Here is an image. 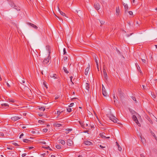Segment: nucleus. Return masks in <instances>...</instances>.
I'll return each instance as SVG.
<instances>
[{
  "label": "nucleus",
  "mask_w": 157,
  "mask_h": 157,
  "mask_svg": "<svg viewBox=\"0 0 157 157\" xmlns=\"http://www.w3.org/2000/svg\"><path fill=\"white\" fill-rule=\"evenodd\" d=\"M46 47L47 50L48 51L49 56L46 59H44L43 61V63L44 64H46L49 62V56L51 53V49L50 46L48 45L46 46Z\"/></svg>",
  "instance_id": "1"
},
{
  "label": "nucleus",
  "mask_w": 157,
  "mask_h": 157,
  "mask_svg": "<svg viewBox=\"0 0 157 157\" xmlns=\"http://www.w3.org/2000/svg\"><path fill=\"white\" fill-rule=\"evenodd\" d=\"M132 118L133 120L135 122L136 124L138 125V126H140V124L139 123L137 118L135 115H133L132 117Z\"/></svg>",
  "instance_id": "2"
},
{
  "label": "nucleus",
  "mask_w": 157,
  "mask_h": 157,
  "mask_svg": "<svg viewBox=\"0 0 157 157\" xmlns=\"http://www.w3.org/2000/svg\"><path fill=\"white\" fill-rule=\"evenodd\" d=\"M109 119L112 121L114 123H117V119L113 116L111 115L109 117Z\"/></svg>",
  "instance_id": "3"
},
{
  "label": "nucleus",
  "mask_w": 157,
  "mask_h": 157,
  "mask_svg": "<svg viewBox=\"0 0 157 157\" xmlns=\"http://www.w3.org/2000/svg\"><path fill=\"white\" fill-rule=\"evenodd\" d=\"M102 93L104 96L106 97L107 96V93L105 91V89L103 85H102Z\"/></svg>",
  "instance_id": "4"
},
{
  "label": "nucleus",
  "mask_w": 157,
  "mask_h": 157,
  "mask_svg": "<svg viewBox=\"0 0 157 157\" xmlns=\"http://www.w3.org/2000/svg\"><path fill=\"white\" fill-rule=\"evenodd\" d=\"M94 7L95 9L97 10H99L100 7L99 4L98 3H95L94 4Z\"/></svg>",
  "instance_id": "5"
},
{
  "label": "nucleus",
  "mask_w": 157,
  "mask_h": 157,
  "mask_svg": "<svg viewBox=\"0 0 157 157\" xmlns=\"http://www.w3.org/2000/svg\"><path fill=\"white\" fill-rule=\"evenodd\" d=\"M21 117H19L18 116H16L11 117V119L13 121H16L21 119Z\"/></svg>",
  "instance_id": "6"
},
{
  "label": "nucleus",
  "mask_w": 157,
  "mask_h": 157,
  "mask_svg": "<svg viewBox=\"0 0 157 157\" xmlns=\"http://www.w3.org/2000/svg\"><path fill=\"white\" fill-rule=\"evenodd\" d=\"M67 142V145L69 146H71L73 143L72 141L70 139H68Z\"/></svg>",
  "instance_id": "7"
},
{
  "label": "nucleus",
  "mask_w": 157,
  "mask_h": 157,
  "mask_svg": "<svg viewBox=\"0 0 157 157\" xmlns=\"http://www.w3.org/2000/svg\"><path fill=\"white\" fill-rule=\"evenodd\" d=\"M103 74H104V77L106 79L107 77V73L106 72V70H105V68H104V67H103Z\"/></svg>",
  "instance_id": "8"
},
{
  "label": "nucleus",
  "mask_w": 157,
  "mask_h": 157,
  "mask_svg": "<svg viewBox=\"0 0 157 157\" xmlns=\"http://www.w3.org/2000/svg\"><path fill=\"white\" fill-rule=\"evenodd\" d=\"M84 144L86 145H92V143H91V142L86 140L85 141H84Z\"/></svg>",
  "instance_id": "9"
},
{
  "label": "nucleus",
  "mask_w": 157,
  "mask_h": 157,
  "mask_svg": "<svg viewBox=\"0 0 157 157\" xmlns=\"http://www.w3.org/2000/svg\"><path fill=\"white\" fill-rule=\"evenodd\" d=\"M29 25L32 26L33 28H34L35 29H37L38 28V27L35 25L32 24L31 23H29Z\"/></svg>",
  "instance_id": "10"
},
{
  "label": "nucleus",
  "mask_w": 157,
  "mask_h": 157,
  "mask_svg": "<svg viewBox=\"0 0 157 157\" xmlns=\"http://www.w3.org/2000/svg\"><path fill=\"white\" fill-rule=\"evenodd\" d=\"M89 69H90V65H89V64L88 67H87L86 69L85 70V75H87V74H88V72L89 70Z\"/></svg>",
  "instance_id": "11"
},
{
  "label": "nucleus",
  "mask_w": 157,
  "mask_h": 157,
  "mask_svg": "<svg viewBox=\"0 0 157 157\" xmlns=\"http://www.w3.org/2000/svg\"><path fill=\"white\" fill-rule=\"evenodd\" d=\"M117 146L118 147V150L119 151H121L122 149L121 147L119 145L118 143L117 142H116Z\"/></svg>",
  "instance_id": "12"
},
{
  "label": "nucleus",
  "mask_w": 157,
  "mask_h": 157,
  "mask_svg": "<svg viewBox=\"0 0 157 157\" xmlns=\"http://www.w3.org/2000/svg\"><path fill=\"white\" fill-rule=\"evenodd\" d=\"M124 7L125 11L126 12L128 9V6L127 4H125V3H124L123 4Z\"/></svg>",
  "instance_id": "13"
},
{
  "label": "nucleus",
  "mask_w": 157,
  "mask_h": 157,
  "mask_svg": "<svg viewBox=\"0 0 157 157\" xmlns=\"http://www.w3.org/2000/svg\"><path fill=\"white\" fill-rule=\"evenodd\" d=\"M58 9L59 13L62 15L63 16L66 17L65 13H63V12L61 11L59 7H58Z\"/></svg>",
  "instance_id": "14"
},
{
  "label": "nucleus",
  "mask_w": 157,
  "mask_h": 157,
  "mask_svg": "<svg viewBox=\"0 0 157 157\" xmlns=\"http://www.w3.org/2000/svg\"><path fill=\"white\" fill-rule=\"evenodd\" d=\"M135 65L137 67L138 70L141 73L142 72L140 66L137 64V63L135 64Z\"/></svg>",
  "instance_id": "15"
},
{
  "label": "nucleus",
  "mask_w": 157,
  "mask_h": 157,
  "mask_svg": "<svg viewBox=\"0 0 157 157\" xmlns=\"http://www.w3.org/2000/svg\"><path fill=\"white\" fill-rule=\"evenodd\" d=\"M97 58L98 57L96 55H95L94 56V58L95 59L96 64H98V61L97 59Z\"/></svg>",
  "instance_id": "16"
},
{
  "label": "nucleus",
  "mask_w": 157,
  "mask_h": 157,
  "mask_svg": "<svg viewBox=\"0 0 157 157\" xmlns=\"http://www.w3.org/2000/svg\"><path fill=\"white\" fill-rule=\"evenodd\" d=\"M140 137H141V141L142 142L143 144H145V142H146V140H145V139L144 138L142 137L141 136Z\"/></svg>",
  "instance_id": "17"
},
{
  "label": "nucleus",
  "mask_w": 157,
  "mask_h": 157,
  "mask_svg": "<svg viewBox=\"0 0 157 157\" xmlns=\"http://www.w3.org/2000/svg\"><path fill=\"white\" fill-rule=\"evenodd\" d=\"M85 87L86 88V90H87L88 91L89 90V89L90 88V86L89 84L88 83H86L85 84Z\"/></svg>",
  "instance_id": "18"
},
{
  "label": "nucleus",
  "mask_w": 157,
  "mask_h": 157,
  "mask_svg": "<svg viewBox=\"0 0 157 157\" xmlns=\"http://www.w3.org/2000/svg\"><path fill=\"white\" fill-rule=\"evenodd\" d=\"M113 95L114 101L115 103L116 102L118 101V100H117L118 98L116 97L115 94H113Z\"/></svg>",
  "instance_id": "19"
},
{
  "label": "nucleus",
  "mask_w": 157,
  "mask_h": 157,
  "mask_svg": "<svg viewBox=\"0 0 157 157\" xmlns=\"http://www.w3.org/2000/svg\"><path fill=\"white\" fill-rule=\"evenodd\" d=\"M13 8H14L18 11L20 10V7L19 6H16L15 5L14 6V7H13Z\"/></svg>",
  "instance_id": "20"
},
{
  "label": "nucleus",
  "mask_w": 157,
  "mask_h": 157,
  "mask_svg": "<svg viewBox=\"0 0 157 157\" xmlns=\"http://www.w3.org/2000/svg\"><path fill=\"white\" fill-rule=\"evenodd\" d=\"M118 92L120 94L121 96V95L123 96V93L121 92V89L118 88Z\"/></svg>",
  "instance_id": "21"
},
{
  "label": "nucleus",
  "mask_w": 157,
  "mask_h": 157,
  "mask_svg": "<svg viewBox=\"0 0 157 157\" xmlns=\"http://www.w3.org/2000/svg\"><path fill=\"white\" fill-rule=\"evenodd\" d=\"M151 95L153 99L155 98L156 97V94L153 92L151 93Z\"/></svg>",
  "instance_id": "22"
},
{
  "label": "nucleus",
  "mask_w": 157,
  "mask_h": 157,
  "mask_svg": "<svg viewBox=\"0 0 157 157\" xmlns=\"http://www.w3.org/2000/svg\"><path fill=\"white\" fill-rule=\"evenodd\" d=\"M120 11L119 9V7L118 6V7H117L116 9V13L118 15L119 14Z\"/></svg>",
  "instance_id": "23"
},
{
  "label": "nucleus",
  "mask_w": 157,
  "mask_h": 157,
  "mask_svg": "<svg viewBox=\"0 0 157 157\" xmlns=\"http://www.w3.org/2000/svg\"><path fill=\"white\" fill-rule=\"evenodd\" d=\"M150 131H151V135L154 136V137L155 138V140H157V137H156V136L155 135V134L151 130H150Z\"/></svg>",
  "instance_id": "24"
},
{
  "label": "nucleus",
  "mask_w": 157,
  "mask_h": 157,
  "mask_svg": "<svg viewBox=\"0 0 157 157\" xmlns=\"http://www.w3.org/2000/svg\"><path fill=\"white\" fill-rule=\"evenodd\" d=\"M23 141L24 142L26 143H29V142H31L30 140L27 139H24L23 140Z\"/></svg>",
  "instance_id": "25"
},
{
  "label": "nucleus",
  "mask_w": 157,
  "mask_h": 157,
  "mask_svg": "<svg viewBox=\"0 0 157 157\" xmlns=\"http://www.w3.org/2000/svg\"><path fill=\"white\" fill-rule=\"evenodd\" d=\"M39 109L40 111L44 112L45 110V108L44 107H41V108H39Z\"/></svg>",
  "instance_id": "26"
},
{
  "label": "nucleus",
  "mask_w": 157,
  "mask_h": 157,
  "mask_svg": "<svg viewBox=\"0 0 157 157\" xmlns=\"http://www.w3.org/2000/svg\"><path fill=\"white\" fill-rule=\"evenodd\" d=\"M54 125L55 126L57 127H59L61 126L62 125L60 124L59 123H56L54 124Z\"/></svg>",
  "instance_id": "27"
},
{
  "label": "nucleus",
  "mask_w": 157,
  "mask_h": 157,
  "mask_svg": "<svg viewBox=\"0 0 157 157\" xmlns=\"http://www.w3.org/2000/svg\"><path fill=\"white\" fill-rule=\"evenodd\" d=\"M63 69L64 71L67 74H68L69 73V71L67 70L66 68L64 67L63 68Z\"/></svg>",
  "instance_id": "28"
},
{
  "label": "nucleus",
  "mask_w": 157,
  "mask_h": 157,
  "mask_svg": "<svg viewBox=\"0 0 157 157\" xmlns=\"http://www.w3.org/2000/svg\"><path fill=\"white\" fill-rule=\"evenodd\" d=\"M59 141H60V140H59ZM60 142L63 145H64L65 144V141L63 140H60Z\"/></svg>",
  "instance_id": "29"
},
{
  "label": "nucleus",
  "mask_w": 157,
  "mask_h": 157,
  "mask_svg": "<svg viewBox=\"0 0 157 157\" xmlns=\"http://www.w3.org/2000/svg\"><path fill=\"white\" fill-rule=\"evenodd\" d=\"M1 105L2 106H5V107H6V106L8 107V106H9V105L7 104V103L2 104Z\"/></svg>",
  "instance_id": "30"
},
{
  "label": "nucleus",
  "mask_w": 157,
  "mask_h": 157,
  "mask_svg": "<svg viewBox=\"0 0 157 157\" xmlns=\"http://www.w3.org/2000/svg\"><path fill=\"white\" fill-rule=\"evenodd\" d=\"M147 120L149 121V122L151 123V124H152V121L151 120V118H150V117H147Z\"/></svg>",
  "instance_id": "31"
},
{
  "label": "nucleus",
  "mask_w": 157,
  "mask_h": 157,
  "mask_svg": "<svg viewBox=\"0 0 157 157\" xmlns=\"http://www.w3.org/2000/svg\"><path fill=\"white\" fill-rule=\"evenodd\" d=\"M56 74H54L53 75H51L50 77H51L53 78L54 79H56L57 78L56 77Z\"/></svg>",
  "instance_id": "32"
},
{
  "label": "nucleus",
  "mask_w": 157,
  "mask_h": 157,
  "mask_svg": "<svg viewBox=\"0 0 157 157\" xmlns=\"http://www.w3.org/2000/svg\"><path fill=\"white\" fill-rule=\"evenodd\" d=\"M8 100L10 102H15L14 100L12 99H9Z\"/></svg>",
  "instance_id": "33"
},
{
  "label": "nucleus",
  "mask_w": 157,
  "mask_h": 157,
  "mask_svg": "<svg viewBox=\"0 0 157 157\" xmlns=\"http://www.w3.org/2000/svg\"><path fill=\"white\" fill-rule=\"evenodd\" d=\"M10 5L11 6V7L13 8V7H14V6L15 5L12 2H10Z\"/></svg>",
  "instance_id": "34"
},
{
  "label": "nucleus",
  "mask_w": 157,
  "mask_h": 157,
  "mask_svg": "<svg viewBox=\"0 0 157 157\" xmlns=\"http://www.w3.org/2000/svg\"><path fill=\"white\" fill-rule=\"evenodd\" d=\"M56 147L58 149H59L61 148V146L59 145H57L56 146Z\"/></svg>",
  "instance_id": "35"
},
{
  "label": "nucleus",
  "mask_w": 157,
  "mask_h": 157,
  "mask_svg": "<svg viewBox=\"0 0 157 157\" xmlns=\"http://www.w3.org/2000/svg\"><path fill=\"white\" fill-rule=\"evenodd\" d=\"M67 110L69 112H71V108H68L67 109Z\"/></svg>",
  "instance_id": "36"
},
{
  "label": "nucleus",
  "mask_w": 157,
  "mask_h": 157,
  "mask_svg": "<svg viewBox=\"0 0 157 157\" xmlns=\"http://www.w3.org/2000/svg\"><path fill=\"white\" fill-rule=\"evenodd\" d=\"M13 144L15 146H19V145H18L17 143H16L15 142L13 143Z\"/></svg>",
  "instance_id": "37"
},
{
  "label": "nucleus",
  "mask_w": 157,
  "mask_h": 157,
  "mask_svg": "<svg viewBox=\"0 0 157 157\" xmlns=\"http://www.w3.org/2000/svg\"><path fill=\"white\" fill-rule=\"evenodd\" d=\"M132 100H133L134 101L136 102H137V101H136V98L135 97L132 96Z\"/></svg>",
  "instance_id": "38"
},
{
  "label": "nucleus",
  "mask_w": 157,
  "mask_h": 157,
  "mask_svg": "<svg viewBox=\"0 0 157 157\" xmlns=\"http://www.w3.org/2000/svg\"><path fill=\"white\" fill-rule=\"evenodd\" d=\"M100 136L102 138H103V137H105V136L104 135L103 133H101L100 134Z\"/></svg>",
  "instance_id": "39"
},
{
  "label": "nucleus",
  "mask_w": 157,
  "mask_h": 157,
  "mask_svg": "<svg viewBox=\"0 0 157 157\" xmlns=\"http://www.w3.org/2000/svg\"><path fill=\"white\" fill-rule=\"evenodd\" d=\"M74 105V103H72L70 104L69 105V107H71L73 106Z\"/></svg>",
  "instance_id": "40"
},
{
  "label": "nucleus",
  "mask_w": 157,
  "mask_h": 157,
  "mask_svg": "<svg viewBox=\"0 0 157 157\" xmlns=\"http://www.w3.org/2000/svg\"><path fill=\"white\" fill-rule=\"evenodd\" d=\"M43 131L45 132H47L48 129L47 128H44L43 129Z\"/></svg>",
  "instance_id": "41"
},
{
  "label": "nucleus",
  "mask_w": 157,
  "mask_h": 157,
  "mask_svg": "<svg viewBox=\"0 0 157 157\" xmlns=\"http://www.w3.org/2000/svg\"><path fill=\"white\" fill-rule=\"evenodd\" d=\"M45 148L47 149H49L50 150H52L51 149L50 147L49 146L47 147H45Z\"/></svg>",
  "instance_id": "42"
},
{
  "label": "nucleus",
  "mask_w": 157,
  "mask_h": 157,
  "mask_svg": "<svg viewBox=\"0 0 157 157\" xmlns=\"http://www.w3.org/2000/svg\"><path fill=\"white\" fill-rule=\"evenodd\" d=\"M130 112H131V113L132 114H134L135 113H136L134 110H131V111H130Z\"/></svg>",
  "instance_id": "43"
},
{
  "label": "nucleus",
  "mask_w": 157,
  "mask_h": 157,
  "mask_svg": "<svg viewBox=\"0 0 157 157\" xmlns=\"http://www.w3.org/2000/svg\"><path fill=\"white\" fill-rule=\"evenodd\" d=\"M100 23L101 24V26L102 25L104 24L105 23V21H100Z\"/></svg>",
  "instance_id": "44"
},
{
  "label": "nucleus",
  "mask_w": 157,
  "mask_h": 157,
  "mask_svg": "<svg viewBox=\"0 0 157 157\" xmlns=\"http://www.w3.org/2000/svg\"><path fill=\"white\" fill-rule=\"evenodd\" d=\"M45 81H44V82H43V84L46 87V88H48V87H47V85L45 84Z\"/></svg>",
  "instance_id": "45"
},
{
  "label": "nucleus",
  "mask_w": 157,
  "mask_h": 157,
  "mask_svg": "<svg viewBox=\"0 0 157 157\" xmlns=\"http://www.w3.org/2000/svg\"><path fill=\"white\" fill-rule=\"evenodd\" d=\"M63 54L65 55L67 53L65 49V48H64L63 49Z\"/></svg>",
  "instance_id": "46"
},
{
  "label": "nucleus",
  "mask_w": 157,
  "mask_h": 157,
  "mask_svg": "<svg viewBox=\"0 0 157 157\" xmlns=\"http://www.w3.org/2000/svg\"><path fill=\"white\" fill-rule=\"evenodd\" d=\"M67 59V56H64L63 58V60L64 61L66 60Z\"/></svg>",
  "instance_id": "47"
},
{
  "label": "nucleus",
  "mask_w": 157,
  "mask_h": 157,
  "mask_svg": "<svg viewBox=\"0 0 157 157\" xmlns=\"http://www.w3.org/2000/svg\"><path fill=\"white\" fill-rule=\"evenodd\" d=\"M128 13L130 15H132L133 14V12L132 11H129Z\"/></svg>",
  "instance_id": "48"
},
{
  "label": "nucleus",
  "mask_w": 157,
  "mask_h": 157,
  "mask_svg": "<svg viewBox=\"0 0 157 157\" xmlns=\"http://www.w3.org/2000/svg\"><path fill=\"white\" fill-rule=\"evenodd\" d=\"M141 60L144 63H146V60L143 59H141Z\"/></svg>",
  "instance_id": "49"
},
{
  "label": "nucleus",
  "mask_w": 157,
  "mask_h": 157,
  "mask_svg": "<svg viewBox=\"0 0 157 157\" xmlns=\"http://www.w3.org/2000/svg\"><path fill=\"white\" fill-rule=\"evenodd\" d=\"M24 136V134L23 133H21V135H20V137H19V138H22V136Z\"/></svg>",
  "instance_id": "50"
},
{
  "label": "nucleus",
  "mask_w": 157,
  "mask_h": 157,
  "mask_svg": "<svg viewBox=\"0 0 157 157\" xmlns=\"http://www.w3.org/2000/svg\"><path fill=\"white\" fill-rule=\"evenodd\" d=\"M57 115H60V114L61 113V112H60V111H57Z\"/></svg>",
  "instance_id": "51"
},
{
  "label": "nucleus",
  "mask_w": 157,
  "mask_h": 157,
  "mask_svg": "<svg viewBox=\"0 0 157 157\" xmlns=\"http://www.w3.org/2000/svg\"><path fill=\"white\" fill-rule=\"evenodd\" d=\"M140 157H145V156H144V155L143 154H140Z\"/></svg>",
  "instance_id": "52"
},
{
  "label": "nucleus",
  "mask_w": 157,
  "mask_h": 157,
  "mask_svg": "<svg viewBox=\"0 0 157 157\" xmlns=\"http://www.w3.org/2000/svg\"><path fill=\"white\" fill-rule=\"evenodd\" d=\"M26 154H25V153L23 154H22V157H24V156H26Z\"/></svg>",
  "instance_id": "53"
},
{
  "label": "nucleus",
  "mask_w": 157,
  "mask_h": 157,
  "mask_svg": "<svg viewBox=\"0 0 157 157\" xmlns=\"http://www.w3.org/2000/svg\"><path fill=\"white\" fill-rule=\"evenodd\" d=\"M6 84L7 86L8 87H10V85L9 84L8 82H6Z\"/></svg>",
  "instance_id": "54"
},
{
  "label": "nucleus",
  "mask_w": 157,
  "mask_h": 157,
  "mask_svg": "<svg viewBox=\"0 0 157 157\" xmlns=\"http://www.w3.org/2000/svg\"><path fill=\"white\" fill-rule=\"evenodd\" d=\"M72 78H73V77L72 76H71V77H70V79H71V81L72 82V83L73 84V83L72 81Z\"/></svg>",
  "instance_id": "55"
},
{
  "label": "nucleus",
  "mask_w": 157,
  "mask_h": 157,
  "mask_svg": "<svg viewBox=\"0 0 157 157\" xmlns=\"http://www.w3.org/2000/svg\"><path fill=\"white\" fill-rule=\"evenodd\" d=\"M7 148L8 149H9V150H12L13 149V148H12L7 147Z\"/></svg>",
  "instance_id": "56"
},
{
  "label": "nucleus",
  "mask_w": 157,
  "mask_h": 157,
  "mask_svg": "<svg viewBox=\"0 0 157 157\" xmlns=\"http://www.w3.org/2000/svg\"><path fill=\"white\" fill-rule=\"evenodd\" d=\"M39 122L40 123V122H43V123L44 122V121H42V120H39Z\"/></svg>",
  "instance_id": "57"
},
{
  "label": "nucleus",
  "mask_w": 157,
  "mask_h": 157,
  "mask_svg": "<svg viewBox=\"0 0 157 157\" xmlns=\"http://www.w3.org/2000/svg\"><path fill=\"white\" fill-rule=\"evenodd\" d=\"M33 147H29V149H32V148H33Z\"/></svg>",
  "instance_id": "58"
},
{
  "label": "nucleus",
  "mask_w": 157,
  "mask_h": 157,
  "mask_svg": "<svg viewBox=\"0 0 157 157\" xmlns=\"http://www.w3.org/2000/svg\"><path fill=\"white\" fill-rule=\"evenodd\" d=\"M99 146H100V147L102 148H104V147H103L102 146V145H100Z\"/></svg>",
  "instance_id": "59"
},
{
  "label": "nucleus",
  "mask_w": 157,
  "mask_h": 157,
  "mask_svg": "<svg viewBox=\"0 0 157 157\" xmlns=\"http://www.w3.org/2000/svg\"><path fill=\"white\" fill-rule=\"evenodd\" d=\"M51 157H55V156L54 155H51Z\"/></svg>",
  "instance_id": "60"
},
{
  "label": "nucleus",
  "mask_w": 157,
  "mask_h": 157,
  "mask_svg": "<svg viewBox=\"0 0 157 157\" xmlns=\"http://www.w3.org/2000/svg\"><path fill=\"white\" fill-rule=\"evenodd\" d=\"M21 82H22V83H25V81H24V80H22V81H21Z\"/></svg>",
  "instance_id": "61"
},
{
  "label": "nucleus",
  "mask_w": 157,
  "mask_h": 157,
  "mask_svg": "<svg viewBox=\"0 0 157 157\" xmlns=\"http://www.w3.org/2000/svg\"><path fill=\"white\" fill-rule=\"evenodd\" d=\"M96 66L97 68H99L98 63V64H96Z\"/></svg>",
  "instance_id": "62"
},
{
  "label": "nucleus",
  "mask_w": 157,
  "mask_h": 157,
  "mask_svg": "<svg viewBox=\"0 0 157 157\" xmlns=\"http://www.w3.org/2000/svg\"><path fill=\"white\" fill-rule=\"evenodd\" d=\"M82 155H79L78 156V157H82Z\"/></svg>",
  "instance_id": "63"
},
{
  "label": "nucleus",
  "mask_w": 157,
  "mask_h": 157,
  "mask_svg": "<svg viewBox=\"0 0 157 157\" xmlns=\"http://www.w3.org/2000/svg\"><path fill=\"white\" fill-rule=\"evenodd\" d=\"M1 135L2 136H4V134L2 133L1 134Z\"/></svg>",
  "instance_id": "64"
}]
</instances>
